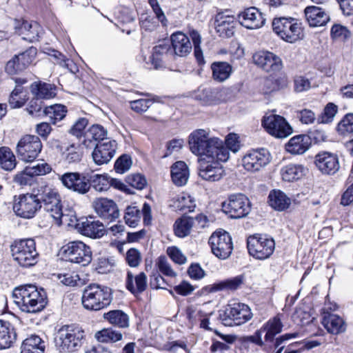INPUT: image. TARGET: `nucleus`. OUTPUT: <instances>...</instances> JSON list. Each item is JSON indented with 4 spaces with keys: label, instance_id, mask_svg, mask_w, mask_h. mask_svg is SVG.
<instances>
[{
    "label": "nucleus",
    "instance_id": "1",
    "mask_svg": "<svg viewBox=\"0 0 353 353\" xmlns=\"http://www.w3.org/2000/svg\"><path fill=\"white\" fill-rule=\"evenodd\" d=\"M12 297L19 308L26 313L39 312L48 303L45 290L32 284L16 287L12 292Z\"/></svg>",
    "mask_w": 353,
    "mask_h": 353
},
{
    "label": "nucleus",
    "instance_id": "2",
    "mask_svg": "<svg viewBox=\"0 0 353 353\" xmlns=\"http://www.w3.org/2000/svg\"><path fill=\"white\" fill-rule=\"evenodd\" d=\"M85 333L81 327L74 325H65L55 334L54 346L59 353L75 352L83 345Z\"/></svg>",
    "mask_w": 353,
    "mask_h": 353
},
{
    "label": "nucleus",
    "instance_id": "3",
    "mask_svg": "<svg viewBox=\"0 0 353 353\" xmlns=\"http://www.w3.org/2000/svg\"><path fill=\"white\" fill-rule=\"evenodd\" d=\"M189 146L191 152L201 157H212L219 150L226 149L223 141L216 137H210L209 133L203 129L194 130L189 136Z\"/></svg>",
    "mask_w": 353,
    "mask_h": 353
},
{
    "label": "nucleus",
    "instance_id": "4",
    "mask_svg": "<svg viewBox=\"0 0 353 353\" xmlns=\"http://www.w3.org/2000/svg\"><path fill=\"white\" fill-rule=\"evenodd\" d=\"M229 152L227 149L219 150V153L212 157H201L199 161V175L203 179L209 181H219L224 174L223 166L219 162H225L229 159Z\"/></svg>",
    "mask_w": 353,
    "mask_h": 353
},
{
    "label": "nucleus",
    "instance_id": "5",
    "mask_svg": "<svg viewBox=\"0 0 353 353\" xmlns=\"http://www.w3.org/2000/svg\"><path fill=\"white\" fill-rule=\"evenodd\" d=\"M112 299L111 289L92 283L83 290L82 304L86 310L97 311L108 306Z\"/></svg>",
    "mask_w": 353,
    "mask_h": 353
},
{
    "label": "nucleus",
    "instance_id": "6",
    "mask_svg": "<svg viewBox=\"0 0 353 353\" xmlns=\"http://www.w3.org/2000/svg\"><path fill=\"white\" fill-rule=\"evenodd\" d=\"M273 31L282 40L290 43H294L304 37L302 23L293 17L274 18L272 21Z\"/></svg>",
    "mask_w": 353,
    "mask_h": 353
},
{
    "label": "nucleus",
    "instance_id": "7",
    "mask_svg": "<svg viewBox=\"0 0 353 353\" xmlns=\"http://www.w3.org/2000/svg\"><path fill=\"white\" fill-rule=\"evenodd\" d=\"M253 316L250 307L242 303L228 304L219 311V319L225 326H239L249 321Z\"/></svg>",
    "mask_w": 353,
    "mask_h": 353
},
{
    "label": "nucleus",
    "instance_id": "8",
    "mask_svg": "<svg viewBox=\"0 0 353 353\" xmlns=\"http://www.w3.org/2000/svg\"><path fill=\"white\" fill-rule=\"evenodd\" d=\"M13 259L22 267L32 266L37 263L38 252L32 239L15 241L11 245Z\"/></svg>",
    "mask_w": 353,
    "mask_h": 353
},
{
    "label": "nucleus",
    "instance_id": "9",
    "mask_svg": "<svg viewBox=\"0 0 353 353\" xmlns=\"http://www.w3.org/2000/svg\"><path fill=\"white\" fill-rule=\"evenodd\" d=\"M61 252L65 261L83 266L88 265L92 261L90 248L81 241H74L66 243L62 246Z\"/></svg>",
    "mask_w": 353,
    "mask_h": 353
},
{
    "label": "nucleus",
    "instance_id": "10",
    "mask_svg": "<svg viewBox=\"0 0 353 353\" xmlns=\"http://www.w3.org/2000/svg\"><path fill=\"white\" fill-rule=\"evenodd\" d=\"M41 208V202L37 194L26 193L14 196L12 209L17 216L32 219Z\"/></svg>",
    "mask_w": 353,
    "mask_h": 353
},
{
    "label": "nucleus",
    "instance_id": "11",
    "mask_svg": "<svg viewBox=\"0 0 353 353\" xmlns=\"http://www.w3.org/2000/svg\"><path fill=\"white\" fill-rule=\"evenodd\" d=\"M41 202L45 210L54 220L59 223L63 215L61 196L59 191L48 185H42L39 190Z\"/></svg>",
    "mask_w": 353,
    "mask_h": 353
},
{
    "label": "nucleus",
    "instance_id": "12",
    "mask_svg": "<svg viewBox=\"0 0 353 353\" xmlns=\"http://www.w3.org/2000/svg\"><path fill=\"white\" fill-rule=\"evenodd\" d=\"M247 248L250 256L259 260H265L273 254L275 242L273 239L266 236L254 234L248 238Z\"/></svg>",
    "mask_w": 353,
    "mask_h": 353
},
{
    "label": "nucleus",
    "instance_id": "13",
    "mask_svg": "<svg viewBox=\"0 0 353 353\" xmlns=\"http://www.w3.org/2000/svg\"><path fill=\"white\" fill-rule=\"evenodd\" d=\"M221 206L223 212L232 219L245 217L251 210L248 198L242 194L230 195Z\"/></svg>",
    "mask_w": 353,
    "mask_h": 353
},
{
    "label": "nucleus",
    "instance_id": "14",
    "mask_svg": "<svg viewBox=\"0 0 353 353\" xmlns=\"http://www.w3.org/2000/svg\"><path fill=\"white\" fill-rule=\"evenodd\" d=\"M41 149L42 143L39 137L25 135L19 141L16 152L22 161L32 162L38 157Z\"/></svg>",
    "mask_w": 353,
    "mask_h": 353
},
{
    "label": "nucleus",
    "instance_id": "15",
    "mask_svg": "<svg viewBox=\"0 0 353 353\" xmlns=\"http://www.w3.org/2000/svg\"><path fill=\"white\" fill-rule=\"evenodd\" d=\"M212 252L220 259H228L233 250L232 238L225 231H216L209 239Z\"/></svg>",
    "mask_w": 353,
    "mask_h": 353
},
{
    "label": "nucleus",
    "instance_id": "16",
    "mask_svg": "<svg viewBox=\"0 0 353 353\" xmlns=\"http://www.w3.org/2000/svg\"><path fill=\"white\" fill-rule=\"evenodd\" d=\"M262 125L266 132L276 138H285L292 132V128L287 121L281 116L266 114L262 120Z\"/></svg>",
    "mask_w": 353,
    "mask_h": 353
},
{
    "label": "nucleus",
    "instance_id": "17",
    "mask_svg": "<svg viewBox=\"0 0 353 353\" xmlns=\"http://www.w3.org/2000/svg\"><path fill=\"white\" fill-rule=\"evenodd\" d=\"M58 179L66 189L79 194H85L90 190L89 179L79 172H65L58 174Z\"/></svg>",
    "mask_w": 353,
    "mask_h": 353
},
{
    "label": "nucleus",
    "instance_id": "18",
    "mask_svg": "<svg viewBox=\"0 0 353 353\" xmlns=\"http://www.w3.org/2000/svg\"><path fill=\"white\" fill-rule=\"evenodd\" d=\"M270 159L271 155L267 150H253L243 157L242 165L246 170L255 172L265 168L270 162Z\"/></svg>",
    "mask_w": 353,
    "mask_h": 353
},
{
    "label": "nucleus",
    "instance_id": "19",
    "mask_svg": "<svg viewBox=\"0 0 353 353\" xmlns=\"http://www.w3.org/2000/svg\"><path fill=\"white\" fill-rule=\"evenodd\" d=\"M254 63L263 70L267 72L275 73L283 68L281 59L270 51L261 50L254 54Z\"/></svg>",
    "mask_w": 353,
    "mask_h": 353
},
{
    "label": "nucleus",
    "instance_id": "20",
    "mask_svg": "<svg viewBox=\"0 0 353 353\" xmlns=\"http://www.w3.org/2000/svg\"><path fill=\"white\" fill-rule=\"evenodd\" d=\"M92 206L96 214L102 219L114 221L119 217V210L117 203L105 197L95 199Z\"/></svg>",
    "mask_w": 353,
    "mask_h": 353
},
{
    "label": "nucleus",
    "instance_id": "21",
    "mask_svg": "<svg viewBox=\"0 0 353 353\" xmlns=\"http://www.w3.org/2000/svg\"><path fill=\"white\" fill-rule=\"evenodd\" d=\"M117 149V143L114 140H103L96 145L92 153V159L97 165L107 164L114 157Z\"/></svg>",
    "mask_w": 353,
    "mask_h": 353
},
{
    "label": "nucleus",
    "instance_id": "22",
    "mask_svg": "<svg viewBox=\"0 0 353 353\" xmlns=\"http://www.w3.org/2000/svg\"><path fill=\"white\" fill-rule=\"evenodd\" d=\"M314 163L321 173L327 175H334L341 168L339 156L326 151L315 156Z\"/></svg>",
    "mask_w": 353,
    "mask_h": 353
},
{
    "label": "nucleus",
    "instance_id": "23",
    "mask_svg": "<svg viewBox=\"0 0 353 353\" xmlns=\"http://www.w3.org/2000/svg\"><path fill=\"white\" fill-rule=\"evenodd\" d=\"M237 19L239 23L249 30L261 28L265 22L263 14L256 7H250L239 12Z\"/></svg>",
    "mask_w": 353,
    "mask_h": 353
},
{
    "label": "nucleus",
    "instance_id": "24",
    "mask_svg": "<svg viewBox=\"0 0 353 353\" xmlns=\"http://www.w3.org/2000/svg\"><path fill=\"white\" fill-rule=\"evenodd\" d=\"M77 230L82 235L92 239L102 237L105 232L103 224L93 217L81 219Z\"/></svg>",
    "mask_w": 353,
    "mask_h": 353
},
{
    "label": "nucleus",
    "instance_id": "25",
    "mask_svg": "<svg viewBox=\"0 0 353 353\" xmlns=\"http://www.w3.org/2000/svg\"><path fill=\"white\" fill-rule=\"evenodd\" d=\"M14 29L16 33L21 36L23 40L30 43L38 41L42 32L41 27L35 21L15 20Z\"/></svg>",
    "mask_w": 353,
    "mask_h": 353
},
{
    "label": "nucleus",
    "instance_id": "26",
    "mask_svg": "<svg viewBox=\"0 0 353 353\" xmlns=\"http://www.w3.org/2000/svg\"><path fill=\"white\" fill-rule=\"evenodd\" d=\"M172 50L170 53L179 57H185L192 49L190 38L181 32L173 33L170 37Z\"/></svg>",
    "mask_w": 353,
    "mask_h": 353
},
{
    "label": "nucleus",
    "instance_id": "27",
    "mask_svg": "<svg viewBox=\"0 0 353 353\" xmlns=\"http://www.w3.org/2000/svg\"><path fill=\"white\" fill-rule=\"evenodd\" d=\"M328 309L324 307L323 310L322 324L324 327L329 333L332 334H339L344 332L346 330V323L344 319L338 314L328 312Z\"/></svg>",
    "mask_w": 353,
    "mask_h": 353
},
{
    "label": "nucleus",
    "instance_id": "28",
    "mask_svg": "<svg viewBox=\"0 0 353 353\" xmlns=\"http://www.w3.org/2000/svg\"><path fill=\"white\" fill-rule=\"evenodd\" d=\"M221 97L219 89L210 88H199L193 95L194 99L205 105L219 103L221 101Z\"/></svg>",
    "mask_w": 353,
    "mask_h": 353
},
{
    "label": "nucleus",
    "instance_id": "29",
    "mask_svg": "<svg viewBox=\"0 0 353 353\" xmlns=\"http://www.w3.org/2000/svg\"><path fill=\"white\" fill-rule=\"evenodd\" d=\"M147 276L141 272L134 275L131 271H128L125 279L126 288L133 294H141L147 288Z\"/></svg>",
    "mask_w": 353,
    "mask_h": 353
},
{
    "label": "nucleus",
    "instance_id": "30",
    "mask_svg": "<svg viewBox=\"0 0 353 353\" xmlns=\"http://www.w3.org/2000/svg\"><path fill=\"white\" fill-rule=\"evenodd\" d=\"M310 146V139L305 134L292 137L285 144V150L292 154H304Z\"/></svg>",
    "mask_w": 353,
    "mask_h": 353
},
{
    "label": "nucleus",
    "instance_id": "31",
    "mask_svg": "<svg viewBox=\"0 0 353 353\" xmlns=\"http://www.w3.org/2000/svg\"><path fill=\"white\" fill-rule=\"evenodd\" d=\"M305 14L310 26L317 27L325 25L330 20L329 15L317 6H308L305 9Z\"/></svg>",
    "mask_w": 353,
    "mask_h": 353
},
{
    "label": "nucleus",
    "instance_id": "32",
    "mask_svg": "<svg viewBox=\"0 0 353 353\" xmlns=\"http://www.w3.org/2000/svg\"><path fill=\"white\" fill-rule=\"evenodd\" d=\"M16 339L17 334L12 325L0 320V350L10 348Z\"/></svg>",
    "mask_w": 353,
    "mask_h": 353
},
{
    "label": "nucleus",
    "instance_id": "33",
    "mask_svg": "<svg viewBox=\"0 0 353 353\" xmlns=\"http://www.w3.org/2000/svg\"><path fill=\"white\" fill-rule=\"evenodd\" d=\"M228 12H219L215 17V26L218 32L230 37L233 34L235 18Z\"/></svg>",
    "mask_w": 353,
    "mask_h": 353
},
{
    "label": "nucleus",
    "instance_id": "34",
    "mask_svg": "<svg viewBox=\"0 0 353 353\" xmlns=\"http://www.w3.org/2000/svg\"><path fill=\"white\" fill-rule=\"evenodd\" d=\"M103 317L110 325L119 329H127L130 327V317L121 310H110L105 312Z\"/></svg>",
    "mask_w": 353,
    "mask_h": 353
},
{
    "label": "nucleus",
    "instance_id": "35",
    "mask_svg": "<svg viewBox=\"0 0 353 353\" xmlns=\"http://www.w3.org/2000/svg\"><path fill=\"white\" fill-rule=\"evenodd\" d=\"M283 324L277 315L269 319L259 330V334L265 333V342H272L274 336L282 331Z\"/></svg>",
    "mask_w": 353,
    "mask_h": 353
},
{
    "label": "nucleus",
    "instance_id": "36",
    "mask_svg": "<svg viewBox=\"0 0 353 353\" xmlns=\"http://www.w3.org/2000/svg\"><path fill=\"white\" fill-rule=\"evenodd\" d=\"M212 79L219 83L224 82L230 77L232 67L228 62L215 61L210 66Z\"/></svg>",
    "mask_w": 353,
    "mask_h": 353
},
{
    "label": "nucleus",
    "instance_id": "37",
    "mask_svg": "<svg viewBox=\"0 0 353 353\" xmlns=\"http://www.w3.org/2000/svg\"><path fill=\"white\" fill-rule=\"evenodd\" d=\"M171 176L177 186L185 185L189 178V169L186 163L181 161L176 162L171 168Z\"/></svg>",
    "mask_w": 353,
    "mask_h": 353
},
{
    "label": "nucleus",
    "instance_id": "38",
    "mask_svg": "<svg viewBox=\"0 0 353 353\" xmlns=\"http://www.w3.org/2000/svg\"><path fill=\"white\" fill-rule=\"evenodd\" d=\"M45 342L37 335H31L26 339L21 347V353H43Z\"/></svg>",
    "mask_w": 353,
    "mask_h": 353
},
{
    "label": "nucleus",
    "instance_id": "39",
    "mask_svg": "<svg viewBox=\"0 0 353 353\" xmlns=\"http://www.w3.org/2000/svg\"><path fill=\"white\" fill-rule=\"evenodd\" d=\"M32 94L38 99H50L54 98L56 94V86L47 83H34L31 85Z\"/></svg>",
    "mask_w": 353,
    "mask_h": 353
},
{
    "label": "nucleus",
    "instance_id": "40",
    "mask_svg": "<svg viewBox=\"0 0 353 353\" xmlns=\"http://www.w3.org/2000/svg\"><path fill=\"white\" fill-rule=\"evenodd\" d=\"M306 170L301 165L289 164L281 170V175L283 181L293 182L301 179L305 174Z\"/></svg>",
    "mask_w": 353,
    "mask_h": 353
},
{
    "label": "nucleus",
    "instance_id": "41",
    "mask_svg": "<svg viewBox=\"0 0 353 353\" xmlns=\"http://www.w3.org/2000/svg\"><path fill=\"white\" fill-rule=\"evenodd\" d=\"M270 205L274 209L283 211L291 204L290 199L281 190H272L268 196Z\"/></svg>",
    "mask_w": 353,
    "mask_h": 353
},
{
    "label": "nucleus",
    "instance_id": "42",
    "mask_svg": "<svg viewBox=\"0 0 353 353\" xmlns=\"http://www.w3.org/2000/svg\"><path fill=\"white\" fill-rule=\"evenodd\" d=\"M172 205L176 210H188L189 212H192L196 207V201L188 193L182 192L174 199Z\"/></svg>",
    "mask_w": 353,
    "mask_h": 353
},
{
    "label": "nucleus",
    "instance_id": "43",
    "mask_svg": "<svg viewBox=\"0 0 353 353\" xmlns=\"http://www.w3.org/2000/svg\"><path fill=\"white\" fill-rule=\"evenodd\" d=\"M17 165L16 157L8 147L0 148V167L6 171L12 170Z\"/></svg>",
    "mask_w": 353,
    "mask_h": 353
},
{
    "label": "nucleus",
    "instance_id": "44",
    "mask_svg": "<svg viewBox=\"0 0 353 353\" xmlns=\"http://www.w3.org/2000/svg\"><path fill=\"white\" fill-rule=\"evenodd\" d=\"M244 282V276L239 275L235 277L222 281L218 283H214L212 287V291L221 290H235L240 288Z\"/></svg>",
    "mask_w": 353,
    "mask_h": 353
},
{
    "label": "nucleus",
    "instance_id": "45",
    "mask_svg": "<svg viewBox=\"0 0 353 353\" xmlns=\"http://www.w3.org/2000/svg\"><path fill=\"white\" fill-rule=\"evenodd\" d=\"M88 179L90 188L92 187L97 192H105L111 187L110 177L107 174H96Z\"/></svg>",
    "mask_w": 353,
    "mask_h": 353
},
{
    "label": "nucleus",
    "instance_id": "46",
    "mask_svg": "<svg viewBox=\"0 0 353 353\" xmlns=\"http://www.w3.org/2000/svg\"><path fill=\"white\" fill-rule=\"evenodd\" d=\"M94 337L101 343H116L122 340L123 334L112 328H105L97 332Z\"/></svg>",
    "mask_w": 353,
    "mask_h": 353
},
{
    "label": "nucleus",
    "instance_id": "47",
    "mask_svg": "<svg viewBox=\"0 0 353 353\" xmlns=\"http://www.w3.org/2000/svg\"><path fill=\"white\" fill-rule=\"evenodd\" d=\"M194 225V221L191 217H183L176 221L174 225V231L179 237L188 236Z\"/></svg>",
    "mask_w": 353,
    "mask_h": 353
},
{
    "label": "nucleus",
    "instance_id": "48",
    "mask_svg": "<svg viewBox=\"0 0 353 353\" xmlns=\"http://www.w3.org/2000/svg\"><path fill=\"white\" fill-rule=\"evenodd\" d=\"M170 51V45L168 43H161L153 48L151 62L156 69L163 66V57Z\"/></svg>",
    "mask_w": 353,
    "mask_h": 353
},
{
    "label": "nucleus",
    "instance_id": "49",
    "mask_svg": "<svg viewBox=\"0 0 353 353\" xmlns=\"http://www.w3.org/2000/svg\"><path fill=\"white\" fill-rule=\"evenodd\" d=\"M86 140H84L81 144H72L66 150L65 159L68 163H77L81 161L83 153Z\"/></svg>",
    "mask_w": 353,
    "mask_h": 353
},
{
    "label": "nucleus",
    "instance_id": "50",
    "mask_svg": "<svg viewBox=\"0 0 353 353\" xmlns=\"http://www.w3.org/2000/svg\"><path fill=\"white\" fill-rule=\"evenodd\" d=\"M67 112L65 106L61 104H55L46 107L43 110V114L48 116L54 123L62 120Z\"/></svg>",
    "mask_w": 353,
    "mask_h": 353
},
{
    "label": "nucleus",
    "instance_id": "51",
    "mask_svg": "<svg viewBox=\"0 0 353 353\" xmlns=\"http://www.w3.org/2000/svg\"><path fill=\"white\" fill-rule=\"evenodd\" d=\"M23 88L20 85H17L12 92L10 98L9 103L12 108H19L22 107L28 100L26 94L23 92Z\"/></svg>",
    "mask_w": 353,
    "mask_h": 353
},
{
    "label": "nucleus",
    "instance_id": "52",
    "mask_svg": "<svg viewBox=\"0 0 353 353\" xmlns=\"http://www.w3.org/2000/svg\"><path fill=\"white\" fill-rule=\"evenodd\" d=\"M107 130L101 125H92L85 132V137L88 140L93 139L94 141H102L106 139Z\"/></svg>",
    "mask_w": 353,
    "mask_h": 353
},
{
    "label": "nucleus",
    "instance_id": "53",
    "mask_svg": "<svg viewBox=\"0 0 353 353\" xmlns=\"http://www.w3.org/2000/svg\"><path fill=\"white\" fill-rule=\"evenodd\" d=\"M141 215V212L137 207H127L124 216L125 223L130 227L135 228L140 221Z\"/></svg>",
    "mask_w": 353,
    "mask_h": 353
},
{
    "label": "nucleus",
    "instance_id": "54",
    "mask_svg": "<svg viewBox=\"0 0 353 353\" xmlns=\"http://www.w3.org/2000/svg\"><path fill=\"white\" fill-rule=\"evenodd\" d=\"M338 111V107L333 103H328L324 108L323 112L317 118L319 123H331Z\"/></svg>",
    "mask_w": 353,
    "mask_h": 353
},
{
    "label": "nucleus",
    "instance_id": "55",
    "mask_svg": "<svg viewBox=\"0 0 353 353\" xmlns=\"http://www.w3.org/2000/svg\"><path fill=\"white\" fill-rule=\"evenodd\" d=\"M338 132L343 136L353 133V114H346L337 125Z\"/></svg>",
    "mask_w": 353,
    "mask_h": 353
},
{
    "label": "nucleus",
    "instance_id": "56",
    "mask_svg": "<svg viewBox=\"0 0 353 353\" xmlns=\"http://www.w3.org/2000/svg\"><path fill=\"white\" fill-rule=\"evenodd\" d=\"M37 53V48L34 47H30L25 52L16 55L17 59L20 61V63L26 70L34 60Z\"/></svg>",
    "mask_w": 353,
    "mask_h": 353
},
{
    "label": "nucleus",
    "instance_id": "57",
    "mask_svg": "<svg viewBox=\"0 0 353 353\" xmlns=\"http://www.w3.org/2000/svg\"><path fill=\"white\" fill-rule=\"evenodd\" d=\"M159 270L165 276L168 277H176L177 274L171 267L167 258L165 256H160L156 262Z\"/></svg>",
    "mask_w": 353,
    "mask_h": 353
},
{
    "label": "nucleus",
    "instance_id": "58",
    "mask_svg": "<svg viewBox=\"0 0 353 353\" xmlns=\"http://www.w3.org/2000/svg\"><path fill=\"white\" fill-rule=\"evenodd\" d=\"M142 260L141 254L136 248L129 249L125 254L126 263L132 268L138 267Z\"/></svg>",
    "mask_w": 353,
    "mask_h": 353
},
{
    "label": "nucleus",
    "instance_id": "59",
    "mask_svg": "<svg viewBox=\"0 0 353 353\" xmlns=\"http://www.w3.org/2000/svg\"><path fill=\"white\" fill-rule=\"evenodd\" d=\"M59 279L62 283L68 286H77L83 283L79 274L75 272L60 274Z\"/></svg>",
    "mask_w": 353,
    "mask_h": 353
},
{
    "label": "nucleus",
    "instance_id": "60",
    "mask_svg": "<svg viewBox=\"0 0 353 353\" xmlns=\"http://www.w3.org/2000/svg\"><path fill=\"white\" fill-rule=\"evenodd\" d=\"M27 168L33 177L47 174L52 170L51 166L45 162L38 163L35 165L27 166Z\"/></svg>",
    "mask_w": 353,
    "mask_h": 353
},
{
    "label": "nucleus",
    "instance_id": "61",
    "mask_svg": "<svg viewBox=\"0 0 353 353\" xmlns=\"http://www.w3.org/2000/svg\"><path fill=\"white\" fill-rule=\"evenodd\" d=\"M166 253L175 263L182 265L187 261L186 256L176 246L168 247Z\"/></svg>",
    "mask_w": 353,
    "mask_h": 353
},
{
    "label": "nucleus",
    "instance_id": "62",
    "mask_svg": "<svg viewBox=\"0 0 353 353\" xmlns=\"http://www.w3.org/2000/svg\"><path fill=\"white\" fill-rule=\"evenodd\" d=\"M186 314L190 323L194 325L200 321V319L203 317L205 312L200 307L191 305L188 307Z\"/></svg>",
    "mask_w": 353,
    "mask_h": 353
},
{
    "label": "nucleus",
    "instance_id": "63",
    "mask_svg": "<svg viewBox=\"0 0 353 353\" xmlns=\"http://www.w3.org/2000/svg\"><path fill=\"white\" fill-rule=\"evenodd\" d=\"M130 103L132 110L137 113H142L148 110L153 104V101L149 99H141L130 101Z\"/></svg>",
    "mask_w": 353,
    "mask_h": 353
},
{
    "label": "nucleus",
    "instance_id": "64",
    "mask_svg": "<svg viewBox=\"0 0 353 353\" xmlns=\"http://www.w3.org/2000/svg\"><path fill=\"white\" fill-rule=\"evenodd\" d=\"M126 181L130 185L138 190H142L147 183L145 177L140 174L128 175L126 177Z\"/></svg>",
    "mask_w": 353,
    "mask_h": 353
}]
</instances>
